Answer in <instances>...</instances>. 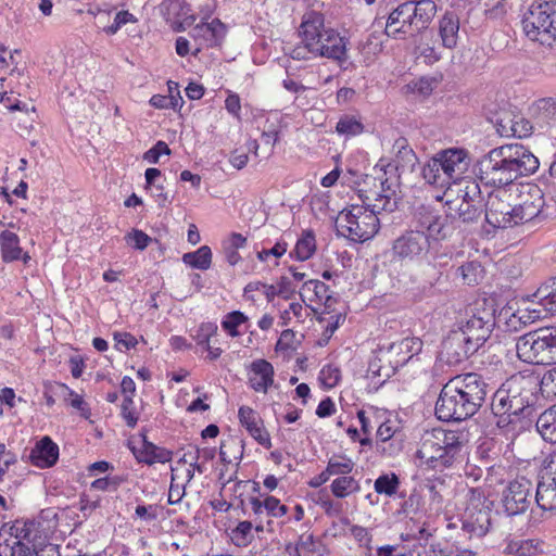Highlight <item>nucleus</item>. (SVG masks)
I'll return each instance as SVG.
<instances>
[{"label": "nucleus", "mask_w": 556, "mask_h": 556, "mask_svg": "<svg viewBox=\"0 0 556 556\" xmlns=\"http://www.w3.org/2000/svg\"><path fill=\"white\" fill-rule=\"evenodd\" d=\"M488 383L476 372L457 375L441 389L434 413L442 421H463L472 417L483 405Z\"/></svg>", "instance_id": "nucleus-1"}, {"label": "nucleus", "mask_w": 556, "mask_h": 556, "mask_svg": "<svg viewBox=\"0 0 556 556\" xmlns=\"http://www.w3.org/2000/svg\"><path fill=\"white\" fill-rule=\"evenodd\" d=\"M539 160L521 144H505L492 149L478 162V177L484 185L501 188L515 185L520 176L533 174Z\"/></svg>", "instance_id": "nucleus-2"}, {"label": "nucleus", "mask_w": 556, "mask_h": 556, "mask_svg": "<svg viewBox=\"0 0 556 556\" xmlns=\"http://www.w3.org/2000/svg\"><path fill=\"white\" fill-rule=\"evenodd\" d=\"M462 448L463 442L455 431L432 429L422 435L416 456L422 465L442 471L454 465Z\"/></svg>", "instance_id": "nucleus-3"}, {"label": "nucleus", "mask_w": 556, "mask_h": 556, "mask_svg": "<svg viewBox=\"0 0 556 556\" xmlns=\"http://www.w3.org/2000/svg\"><path fill=\"white\" fill-rule=\"evenodd\" d=\"M379 227L378 215L362 204H351L340 212L336 220L338 235L355 242L371 239L378 232Z\"/></svg>", "instance_id": "nucleus-4"}, {"label": "nucleus", "mask_w": 556, "mask_h": 556, "mask_svg": "<svg viewBox=\"0 0 556 556\" xmlns=\"http://www.w3.org/2000/svg\"><path fill=\"white\" fill-rule=\"evenodd\" d=\"M494 502L480 489H470L466 509L462 517V532L469 540H481L493 526Z\"/></svg>", "instance_id": "nucleus-5"}, {"label": "nucleus", "mask_w": 556, "mask_h": 556, "mask_svg": "<svg viewBox=\"0 0 556 556\" xmlns=\"http://www.w3.org/2000/svg\"><path fill=\"white\" fill-rule=\"evenodd\" d=\"M523 305L507 320L510 329L517 330L518 325L531 324L548 314H556V276L541 285L531 299L523 301Z\"/></svg>", "instance_id": "nucleus-6"}, {"label": "nucleus", "mask_w": 556, "mask_h": 556, "mask_svg": "<svg viewBox=\"0 0 556 556\" xmlns=\"http://www.w3.org/2000/svg\"><path fill=\"white\" fill-rule=\"evenodd\" d=\"M301 28L312 33L313 42L317 46L315 56L332 60H344L346 56V45L344 38L332 29L325 27V18L321 13L312 11L303 15Z\"/></svg>", "instance_id": "nucleus-7"}, {"label": "nucleus", "mask_w": 556, "mask_h": 556, "mask_svg": "<svg viewBox=\"0 0 556 556\" xmlns=\"http://www.w3.org/2000/svg\"><path fill=\"white\" fill-rule=\"evenodd\" d=\"M525 35L541 45L556 40V0L533 3L522 18Z\"/></svg>", "instance_id": "nucleus-8"}, {"label": "nucleus", "mask_w": 556, "mask_h": 556, "mask_svg": "<svg viewBox=\"0 0 556 556\" xmlns=\"http://www.w3.org/2000/svg\"><path fill=\"white\" fill-rule=\"evenodd\" d=\"M368 188L358 190V197L364 205L376 215L382 212H394L399 202L400 181L396 175H380L371 178Z\"/></svg>", "instance_id": "nucleus-9"}, {"label": "nucleus", "mask_w": 556, "mask_h": 556, "mask_svg": "<svg viewBox=\"0 0 556 556\" xmlns=\"http://www.w3.org/2000/svg\"><path fill=\"white\" fill-rule=\"evenodd\" d=\"M516 353L529 364H549L556 354V339L549 328L530 331L517 339Z\"/></svg>", "instance_id": "nucleus-10"}, {"label": "nucleus", "mask_w": 556, "mask_h": 556, "mask_svg": "<svg viewBox=\"0 0 556 556\" xmlns=\"http://www.w3.org/2000/svg\"><path fill=\"white\" fill-rule=\"evenodd\" d=\"M510 188L516 203L515 217L519 225L540 222L548 216L544 192L536 184L517 182L510 185Z\"/></svg>", "instance_id": "nucleus-11"}, {"label": "nucleus", "mask_w": 556, "mask_h": 556, "mask_svg": "<svg viewBox=\"0 0 556 556\" xmlns=\"http://www.w3.org/2000/svg\"><path fill=\"white\" fill-rule=\"evenodd\" d=\"M494 326V309L483 300L477 301L466 309L465 317L458 323L456 330L480 349L490 338Z\"/></svg>", "instance_id": "nucleus-12"}, {"label": "nucleus", "mask_w": 556, "mask_h": 556, "mask_svg": "<svg viewBox=\"0 0 556 556\" xmlns=\"http://www.w3.org/2000/svg\"><path fill=\"white\" fill-rule=\"evenodd\" d=\"M485 207V220L493 228L507 229L519 226L515 217L516 203L510 186L495 188L488 194Z\"/></svg>", "instance_id": "nucleus-13"}, {"label": "nucleus", "mask_w": 556, "mask_h": 556, "mask_svg": "<svg viewBox=\"0 0 556 556\" xmlns=\"http://www.w3.org/2000/svg\"><path fill=\"white\" fill-rule=\"evenodd\" d=\"M533 484L527 478H518L503 490L501 506L506 517L525 514L532 503Z\"/></svg>", "instance_id": "nucleus-14"}, {"label": "nucleus", "mask_w": 556, "mask_h": 556, "mask_svg": "<svg viewBox=\"0 0 556 556\" xmlns=\"http://www.w3.org/2000/svg\"><path fill=\"white\" fill-rule=\"evenodd\" d=\"M414 230L426 233L428 239L442 240L447 236V216L428 204H420L413 215Z\"/></svg>", "instance_id": "nucleus-15"}, {"label": "nucleus", "mask_w": 556, "mask_h": 556, "mask_svg": "<svg viewBox=\"0 0 556 556\" xmlns=\"http://www.w3.org/2000/svg\"><path fill=\"white\" fill-rule=\"evenodd\" d=\"M392 157H381L379 164L383 170V175H396L399 178L405 172H413L418 159L414 150L409 147L408 141L404 137H399L392 146Z\"/></svg>", "instance_id": "nucleus-16"}, {"label": "nucleus", "mask_w": 556, "mask_h": 556, "mask_svg": "<svg viewBox=\"0 0 556 556\" xmlns=\"http://www.w3.org/2000/svg\"><path fill=\"white\" fill-rule=\"evenodd\" d=\"M430 249V240L420 230H407L396 238L392 245L395 257L402 261H417L424 258Z\"/></svg>", "instance_id": "nucleus-17"}, {"label": "nucleus", "mask_w": 556, "mask_h": 556, "mask_svg": "<svg viewBox=\"0 0 556 556\" xmlns=\"http://www.w3.org/2000/svg\"><path fill=\"white\" fill-rule=\"evenodd\" d=\"M478 350L479 348L470 339L453 329L442 342L440 358L446 364L454 366L467 361Z\"/></svg>", "instance_id": "nucleus-18"}, {"label": "nucleus", "mask_w": 556, "mask_h": 556, "mask_svg": "<svg viewBox=\"0 0 556 556\" xmlns=\"http://www.w3.org/2000/svg\"><path fill=\"white\" fill-rule=\"evenodd\" d=\"M412 2L406 1L399 4L388 16L384 33L392 39H404L407 36L419 35L410 12Z\"/></svg>", "instance_id": "nucleus-19"}, {"label": "nucleus", "mask_w": 556, "mask_h": 556, "mask_svg": "<svg viewBox=\"0 0 556 556\" xmlns=\"http://www.w3.org/2000/svg\"><path fill=\"white\" fill-rule=\"evenodd\" d=\"M435 154L442 164L443 177H446L448 186L460 180L469 168L470 159L464 149L452 148Z\"/></svg>", "instance_id": "nucleus-20"}, {"label": "nucleus", "mask_w": 556, "mask_h": 556, "mask_svg": "<svg viewBox=\"0 0 556 556\" xmlns=\"http://www.w3.org/2000/svg\"><path fill=\"white\" fill-rule=\"evenodd\" d=\"M534 500L542 510L556 509V452L545 467V473L536 485Z\"/></svg>", "instance_id": "nucleus-21"}, {"label": "nucleus", "mask_w": 556, "mask_h": 556, "mask_svg": "<svg viewBox=\"0 0 556 556\" xmlns=\"http://www.w3.org/2000/svg\"><path fill=\"white\" fill-rule=\"evenodd\" d=\"M226 35V26L218 20L212 22H202L197 24L190 31V36L198 43L194 55L203 48H213L219 46Z\"/></svg>", "instance_id": "nucleus-22"}, {"label": "nucleus", "mask_w": 556, "mask_h": 556, "mask_svg": "<svg viewBox=\"0 0 556 556\" xmlns=\"http://www.w3.org/2000/svg\"><path fill=\"white\" fill-rule=\"evenodd\" d=\"M510 397L520 396L534 403L536 391L540 390V375L534 372H517L503 383Z\"/></svg>", "instance_id": "nucleus-23"}, {"label": "nucleus", "mask_w": 556, "mask_h": 556, "mask_svg": "<svg viewBox=\"0 0 556 556\" xmlns=\"http://www.w3.org/2000/svg\"><path fill=\"white\" fill-rule=\"evenodd\" d=\"M275 370L266 359L253 361L248 374V383L255 392L267 393L274 384Z\"/></svg>", "instance_id": "nucleus-24"}, {"label": "nucleus", "mask_w": 556, "mask_h": 556, "mask_svg": "<svg viewBox=\"0 0 556 556\" xmlns=\"http://www.w3.org/2000/svg\"><path fill=\"white\" fill-rule=\"evenodd\" d=\"M238 417L248 432L263 446L270 447V437L263 427V422L257 413L249 406H241L238 410Z\"/></svg>", "instance_id": "nucleus-25"}, {"label": "nucleus", "mask_w": 556, "mask_h": 556, "mask_svg": "<svg viewBox=\"0 0 556 556\" xmlns=\"http://www.w3.org/2000/svg\"><path fill=\"white\" fill-rule=\"evenodd\" d=\"M59 458V446L49 438L43 437L30 451V463L39 468L53 466Z\"/></svg>", "instance_id": "nucleus-26"}, {"label": "nucleus", "mask_w": 556, "mask_h": 556, "mask_svg": "<svg viewBox=\"0 0 556 556\" xmlns=\"http://www.w3.org/2000/svg\"><path fill=\"white\" fill-rule=\"evenodd\" d=\"M459 17L453 11H446L439 20V36L442 46L454 49L458 42Z\"/></svg>", "instance_id": "nucleus-27"}, {"label": "nucleus", "mask_w": 556, "mask_h": 556, "mask_svg": "<svg viewBox=\"0 0 556 556\" xmlns=\"http://www.w3.org/2000/svg\"><path fill=\"white\" fill-rule=\"evenodd\" d=\"M410 2V12L413 14L415 25L418 27L419 34H421L429 27L430 23L435 16L438 12V5L434 0H418Z\"/></svg>", "instance_id": "nucleus-28"}, {"label": "nucleus", "mask_w": 556, "mask_h": 556, "mask_svg": "<svg viewBox=\"0 0 556 556\" xmlns=\"http://www.w3.org/2000/svg\"><path fill=\"white\" fill-rule=\"evenodd\" d=\"M532 115L541 127L556 125V98H543L532 105Z\"/></svg>", "instance_id": "nucleus-29"}, {"label": "nucleus", "mask_w": 556, "mask_h": 556, "mask_svg": "<svg viewBox=\"0 0 556 556\" xmlns=\"http://www.w3.org/2000/svg\"><path fill=\"white\" fill-rule=\"evenodd\" d=\"M0 251L4 263H12L21 260L22 248L20 238L15 232L3 230L0 233Z\"/></svg>", "instance_id": "nucleus-30"}, {"label": "nucleus", "mask_w": 556, "mask_h": 556, "mask_svg": "<svg viewBox=\"0 0 556 556\" xmlns=\"http://www.w3.org/2000/svg\"><path fill=\"white\" fill-rule=\"evenodd\" d=\"M535 427L544 441L556 443V404L539 416Z\"/></svg>", "instance_id": "nucleus-31"}, {"label": "nucleus", "mask_w": 556, "mask_h": 556, "mask_svg": "<svg viewBox=\"0 0 556 556\" xmlns=\"http://www.w3.org/2000/svg\"><path fill=\"white\" fill-rule=\"evenodd\" d=\"M421 175L427 184L440 189L448 188L446 177H443L442 164L437 154L432 156L422 167Z\"/></svg>", "instance_id": "nucleus-32"}, {"label": "nucleus", "mask_w": 556, "mask_h": 556, "mask_svg": "<svg viewBox=\"0 0 556 556\" xmlns=\"http://www.w3.org/2000/svg\"><path fill=\"white\" fill-rule=\"evenodd\" d=\"M299 34L301 36V43L294 46L289 54L293 60L298 61H306L311 59H315V53L317 52V46L313 42L312 33H306L305 29L299 28Z\"/></svg>", "instance_id": "nucleus-33"}, {"label": "nucleus", "mask_w": 556, "mask_h": 556, "mask_svg": "<svg viewBox=\"0 0 556 556\" xmlns=\"http://www.w3.org/2000/svg\"><path fill=\"white\" fill-rule=\"evenodd\" d=\"M330 491L337 498H345L361 491V483L351 473L334 478L330 483Z\"/></svg>", "instance_id": "nucleus-34"}, {"label": "nucleus", "mask_w": 556, "mask_h": 556, "mask_svg": "<svg viewBox=\"0 0 556 556\" xmlns=\"http://www.w3.org/2000/svg\"><path fill=\"white\" fill-rule=\"evenodd\" d=\"M160 10L165 20H185L189 16H195L186 0H163L160 4Z\"/></svg>", "instance_id": "nucleus-35"}, {"label": "nucleus", "mask_w": 556, "mask_h": 556, "mask_svg": "<svg viewBox=\"0 0 556 556\" xmlns=\"http://www.w3.org/2000/svg\"><path fill=\"white\" fill-rule=\"evenodd\" d=\"M319 543L312 533H303L300 535L295 544L289 543L286 547L290 555L295 556H316Z\"/></svg>", "instance_id": "nucleus-36"}, {"label": "nucleus", "mask_w": 556, "mask_h": 556, "mask_svg": "<svg viewBox=\"0 0 556 556\" xmlns=\"http://www.w3.org/2000/svg\"><path fill=\"white\" fill-rule=\"evenodd\" d=\"M355 463L346 455H333L328 459L326 470L328 476L339 478L353 472Z\"/></svg>", "instance_id": "nucleus-37"}, {"label": "nucleus", "mask_w": 556, "mask_h": 556, "mask_svg": "<svg viewBox=\"0 0 556 556\" xmlns=\"http://www.w3.org/2000/svg\"><path fill=\"white\" fill-rule=\"evenodd\" d=\"M187 464L186 455L180 458L175 467H172V477H170V485L168 491V504L175 505L178 504L186 494V486L182 482H180L179 475V465Z\"/></svg>", "instance_id": "nucleus-38"}, {"label": "nucleus", "mask_w": 556, "mask_h": 556, "mask_svg": "<svg viewBox=\"0 0 556 556\" xmlns=\"http://www.w3.org/2000/svg\"><path fill=\"white\" fill-rule=\"evenodd\" d=\"M182 261L185 264L192 268L206 270L211 267L212 263L211 248L207 245H202L194 252L185 253L182 255Z\"/></svg>", "instance_id": "nucleus-39"}, {"label": "nucleus", "mask_w": 556, "mask_h": 556, "mask_svg": "<svg viewBox=\"0 0 556 556\" xmlns=\"http://www.w3.org/2000/svg\"><path fill=\"white\" fill-rule=\"evenodd\" d=\"M38 525L34 520H16L11 527L15 541L35 544L38 534Z\"/></svg>", "instance_id": "nucleus-40"}, {"label": "nucleus", "mask_w": 556, "mask_h": 556, "mask_svg": "<svg viewBox=\"0 0 556 556\" xmlns=\"http://www.w3.org/2000/svg\"><path fill=\"white\" fill-rule=\"evenodd\" d=\"M400 488V479L394 473H384L379 476L374 483L375 492L392 497L397 493Z\"/></svg>", "instance_id": "nucleus-41"}, {"label": "nucleus", "mask_w": 556, "mask_h": 556, "mask_svg": "<svg viewBox=\"0 0 556 556\" xmlns=\"http://www.w3.org/2000/svg\"><path fill=\"white\" fill-rule=\"evenodd\" d=\"M316 250V240L312 231H304L302 237L298 240L293 254L299 261L308 260Z\"/></svg>", "instance_id": "nucleus-42"}, {"label": "nucleus", "mask_w": 556, "mask_h": 556, "mask_svg": "<svg viewBox=\"0 0 556 556\" xmlns=\"http://www.w3.org/2000/svg\"><path fill=\"white\" fill-rule=\"evenodd\" d=\"M539 547L540 543L535 540H516L507 544L505 553L517 556H534Z\"/></svg>", "instance_id": "nucleus-43"}, {"label": "nucleus", "mask_w": 556, "mask_h": 556, "mask_svg": "<svg viewBox=\"0 0 556 556\" xmlns=\"http://www.w3.org/2000/svg\"><path fill=\"white\" fill-rule=\"evenodd\" d=\"M230 539L236 546H247L253 539V525L251 521H240L230 532Z\"/></svg>", "instance_id": "nucleus-44"}, {"label": "nucleus", "mask_w": 556, "mask_h": 556, "mask_svg": "<svg viewBox=\"0 0 556 556\" xmlns=\"http://www.w3.org/2000/svg\"><path fill=\"white\" fill-rule=\"evenodd\" d=\"M218 327L215 323H202L192 336L197 345L202 350L210 348L212 338L217 336Z\"/></svg>", "instance_id": "nucleus-45"}, {"label": "nucleus", "mask_w": 556, "mask_h": 556, "mask_svg": "<svg viewBox=\"0 0 556 556\" xmlns=\"http://www.w3.org/2000/svg\"><path fill=\"white\" fill-rule=\"evenodd\" d=\"M336 130L339 135L352 137L363 132V124L354 116L344 115L337 123Z\"/></svg>", "instance_id": "nucleus-46"}, {"label": "nucleus", "mask_w": 556, "mask_h": 556, "mask_svg": "<svg viewBox=\"0 0 556 556\" xmlns=\"http://www.w3.org/2000/svg\"><path fill=\"white\" fill-rule=\"evenodd\" d=\"M465 283L472 286L477 285L483 277V269L479 262L471 261L463 264L457 269Z\"/></svg>", "instance_id": "nucleus-47"}, {"label": "nucleus", "mask_w": 556, "mask_h": 556, "mask_svg": "<svg viewBox=\"0 0 556 556\" xmlns=\"http://www.w3.org/2000/svg\"><path fill=\"white\" fill-rule=\"evenodd\" d=\"M459 197L462 198L460 203H483L484 199L479 184L476 180H467L464 182V187L458 190Z\"/></svg>", "instance_id": "nucleus-48"}, {"label": "nucleus", "mask_w": 556, "mask_h": 556, "mask_svg": "<svg viewBox=\"0 0 556 556\" xmlns=\"http://www.w3.org/2000/svg\"><path fill=\"white\" fill-rule=\"evenodd\" d=\"M247 321L248 317L242 312L233 311L224 317L222 327L230 337H238L240 334L238 327Z\"/></svg>", "instance_id": "nucleus-49"}, {"label": "nucleus", "mask_w": 556, "mask_h": 556, "mask_svg": "<svg viewBox=\"0 0 556 556\" xmlns=\"http://www.w3.org/2000/svg\"><path fill=\"white\" fill-rule=\"evenodd\" d=\"M483 206V203H459L456 207L458 218L464 223H472L481 216Z\"/></svg>", "instance_id": "nucleus-50"}, {"label": "nucleus", "mask_w": 556, "mask_h": 556, "mask_svg": "<svg viewBox=\"0 0 556 556\" xmlns=\"http://www.w3.org/2000/svg\"><path fill=\"white\" fill-rule=\"evenodd\" d=\"M540 391L546 397L556 396V366L540 377Z\"/></svg>", "instance_id": "nucleus-51"}, {"label": "nucleus", "mask_w": 556, "mask_h": 556, "mask_svg": "<svg viewBox=\"0 0 556 556\" xmlns=\"http://www.w3.org/2000/svg\"><path fill=\"white\" fill-rule=\"evenodd\" d=\"M155 447H156L155 444H153L152 442H149L147 440V437L142 435V438L139 442V446L134 445L131 447V451L138 462L146 463L149 465L150 458L152 457Z\"/></svg>", "instance_id": "nucleus-52"}, {"label": "nucleus", "mask_w": 556, "mask_h": 556, "mask_svg": "<svg viewBox=\"0 0 556 556\" xmlns=\"http://www.w3.org/2000/svg\"><path fill=\"white\" fill-rule=\"evenodd\" d=\"M510 394L505 390L504 386L494 393L491 409L493 414H506L508 413V405Z\"/></svg>", "instance_id": "nucleus-53"}, {"label": "nucleus", "mask_w": 556, "mask_h": 556, "mask_svg": "<svg viewBox=\"0 0 556 556\" xmlns=\"http://www.w3.org/2000/svg\"><path fill=\"white\" fill-rule=\"evenodd\" d=\"M314 288V302L323 303L327 308H330L333 303L332 295L330 293L329 287L319 280H315L313 286Z\"/></svg>", "instance_id": "nucleus-54"}, {"label": "nucleus", "mask_w": 556, "mask_h": 556, "mask_svg": "<svg viewBox=\"0 0 556 556\" xmlns=\"http://www.w3.org/2000/svg\"><path fill=\"white\" fill-rule=\"evenodd\" d=\"M125 240L127 244H130L135 249L140 251L144 250L152 241L151 237H149L146 232L139 229H132L129 233L125 236Z\"/></svg>", "instance_id": "nucleus-55"}, {"label": "nucleus", "mask_w": 556, "mask_h": 556, "mask_svg": "<svg viewBox=\"0 0 556 556\" xmlns=\"http://www.w3.org/2000/svg\"><path fill=\"white\" fill-rule=\"evenodd\" d=\"M122 416L129 428H135L138 421V415L130 395H126L122 403Z\"/></svg>", "instance_id": "nucleus-56"}, {"label": "nucleus", "mask_w": 556, "mask_h": 556, "mask_svg": "<svg viewBox=\"0 0 556 556\" xmlns=\"http://www.w3.org/2000/svg\"><path fill=\"white\" fill-rule=\"evenodd\" d=\"M242 446L235 440H229L228 442H223L219 447V456L223 463L225 464H231L232 458L230 457L233 453H240L242 455L241 451ZM241 456H233L235 459L240 458Z\"/></svg>", "instance_id": "nucleus-57"}, {"label": "nucleus", "mask_w": 556, "mask_h": 556, "mask_svg": "<svg viewBox=\"0 0 556 556\" xmlns=\"http://www.w3.org/2000/svg\"><path fill=\"white\" fill-rule=\"evenodd\" d=\"M163 154H170V149L166 142L160 140L151 149L144 152L143 160L150 164H156L160 160V156Z\"/></svg>", "instance_id": "nucleus-58"}, {"label": "nucleus", "mask_w": 556, "mask_h": 556, "mask_svg": "<svg viewBox=\"0 0 556 556\" xmlns=\"http://www.w3.org/2000/svg\"><path fill=\"white\" fill-rule=\"evenodd\" d=\"M264 507L267 515L279 518L287 514L288 507L280 503L275 496H266L264 498Z\"/></svg>", "instance_id": "nucleus-59"}, {"label": "nucleus", "mask_w": 556, "mask_h": 556, "mask_svg": "<svg viewBox=\"0 0 556 556\" xmlns=\"http://www.w3.org/2000/svg\"><path fill=\"white\" fill-rule=\"evenodd\" d=\"M16 463V456L7 450L4 443H0V481L8 472L11 465Z\"/></svg>", "instance_id": "nucleus-60"}, {"label": "nucleus", "mask_w": 556, "mask_h": 556, "mask_svg": "<svg viewBox=\"0 0 556 556\" xmlns=\"http://www.w3.org/2000/svg\"><path fill=\"white\" fill-rule=\"evenodd\" d=\"M132 17V14L128 11H119L116 13L114 22L108 27H105L104 31L108 35H114L121 29L123 25L127 24L128 22H131Z\"/></svg>", "instance_id": "nucleus-61"}, {"label": "nucleus", "mask_w": 556, "mask_h": 556, "mask_svg": "<svg viewBox=\"0 0 556 556\" xmlns=\"http://www.w3.org/2000/svg\"><path fill=\"white\" fill-rule=\"evenodd\" d=\"M395 348H399L402 352L408 353V358H410L421 351L422 342L418 338H405Z\"/></svg>", "instance_id": "nucleus-62"}, {"label": "nucleus", "mask_w": 556, "mask_h": 556, "mask_svg": "<svg viewBox=\"0 0 556 556\" xmlns=\"http://www.w3.org/2000/svg\"><path fill=\"white\" fill-rule=\"evenodd\" d=\"M36 545L22 541H14L10 548V556H34Z\"/></svg>", "instance_id": "nucleus-63"}, {"label": "nucleus", "mask_w": 556, "mask_h": 556, "mask_svg": "<svg viewBox=\"0 0 556 556\" xmlns=\"http://www.w3.org/2000/svg\"><path fill=\"white\" fill-rule=\"evenodd\" d=\"M403 556H443V554L442 551H437L432 546L427 547L426 545L418 544L414 545V547Z\"/></svg>", "instance_id": "nucleus-64"}]
</instances>
